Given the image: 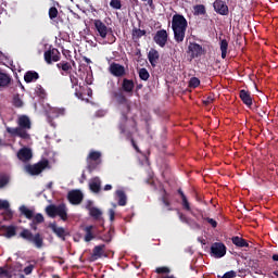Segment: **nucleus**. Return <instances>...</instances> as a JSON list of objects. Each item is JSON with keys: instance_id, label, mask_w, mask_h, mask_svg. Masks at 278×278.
I'll return each instance as SVG.
<instances>
[{"instance_id": "obj_1", "label": "nucleus", "mask_w": 278, "mask_h": 278, "mask_svg": "<svg viewBox=\"0 0 278 278\" xmlns=\"http://www.w3.org/2000/svg\"><path fill=\"white\" fill-rule=\"evenodd\" d=\"M111 97L121 105L119 123H129L128 114L131 112V103L129 102V99H127V96H125V91L123 89L114 90L111 92Z\"/></svg>"}, {"instance_id": "obj_2", "label": "nucleus", "mask_w": 278, "mask_h": 278, "mask_svg": "<svg viewBox=\"0 0 278 278\" xmlns=\"http://www.w3.org/2000/svg\"><path fill=\"white\" fill-rule=\"evenodd\" d=\"M172 29L174 31V40L179 45L186 38V29H188V20L181 14H175L172 18Z\"/></svg>"}, {"instance_id": "obj_3", "label": "nucleus", "mask_w": 278, "mask_h": 278, "mask_svg": "<svg viewBox=\"0 0 278 278\" xmlns=\"http://www.w3.org/2000/svg\"><path fill=\"white\" fill-rule=\"evenodd\" d=\"M18 127L12 128L7 127V131L10 136H17V138H22L23 140H29V134L27 129H31V121L27 115H22L17 121Z\"/></svg>"}, {"instance_id": "obj_4", "label": "nucleus", "mask_w": 278, "mask_h": 278, "mask_svg": "<svg viewBox=\"0 0 278 278\" xmlns=\"http://www.w3.org/2000/svg\"><path fill=\"white\" fill-rule=\"evenodd\" d=\"M20 238L26 240V242H29L30 244H34L36 249H42V247H45V237L40 232L34 235L31 230L24 228L20 232Z\"/></svg>"}, {"instance_id": "obj_5", "label": "nucleus", "mask_w": 278, "mask_h": 278, "mask_svg": "<svg viewBox=\"0 0 278 278\" xmlns=\"http://www.w3.org/2000/svg\"><path fill=\"white\" fill-rule=\"evenodd\" d=\"M46 214L50 218H55V216H59L61 220L66 223L68 220V208H66V204L61 203L59 205L50 204L46 207Z\"/></svg>"}, {"instance_id": "obj_6", "label": "nucleus", "mask_w": 278, "mask_h": 278, "mask_svg": "<svg viewBox=\"0 0 278 278\" xmlns=\"http://www.w3.org/2000/svg\"><path fill=\"white\" fill-rule=\"evenodd\" d=\"M118 129L122 136H125L126 140H130L137 153H140V148H138V144H136V140H134V131H131V128H129V122L119 123Z\"/></svg>"}, {"instance_id": "obj_7", "label": "nucleus", "mask_w": 278, "mask_h": 278, "mask_svg": "<svg viewBox=\"0 0 278 278\" xmlns=\"http://www.w3.org/2000/svg\"><path fill=\"white\" fill-rule=\"evenodd\" d=\"M101 164V152L91 150L87 156V170L93 173Z\"/></svg>"}, {"instance_id": "obj_8", "label": "nucleus", "mask_w": 278, "mask_h": 278, "mask_svg": "<svg viewBox=\"0 0 278 278\" xmlns=\"http://www.w3.org/2000/svg\"><path fill=\"white\" fill-rule=\"evenodd\" d=\"M48 167H49V161L43 160L34 165H26L25 170L29 175H40V173H42V170H45V168H48Z\"/></svg>"}, {"instance_id": "obj_9", "label": "nucleus", "mask_w": 278, "mask_h": 278, "mask_svg": "<svg viewBox=\"0 0 278 278\" xmlns=\"http://www.w3.org/2000/svg\"><path fill=\"white\" fill-rule=\"evenodd\" d=\"M211 255L212 257H216L220 260V257H225L227 255V247L223 242H215L211 245Z\"/></svg>"}, {"instance_id": "obj_10", "label": "nucleus", "mask_w": 278, "mask_h": 278, "mask_svg": "<svg viewBox=\"0 0 278 278\" xmlns=\"http://www.w3.org/2000/svg\"><path fill=\"white\" fill-rule=\"evenodd\" d=\"M46 64H53V62H60L62 54L56 48H50L43 53Z\"/></svg>"}, {"instance_id": "obj_11", "label": "nucleus", "mask_w": 278, "mask_h": 278, "mask_svg": "<svg viewBox=\"0 0 278 278\" xmlns=\"http://www.w3.org/2000/svg\"><path fill=\"white\" fill-rule=\"evenodd\" d=\"M109 73L113 75V77H125L127 75V71L121 63L113 62L109 67Z\"/></svg>"}, {"instance_id": "obj_12", "label": "nucleus", "mask_w": 278, "mask_h": 278, "mask_svg": "<svg viewBox=\"0 0 278 278\" xmlns=\"http://www.w3.org/2000/svg\"><path fill=\"white\" fill-rule=\"evenodd\" d=\"M153 40L159 47H166V42H168V33L166 29L157 30L155 36L153 37Z\"/></svg>"}, {"instance_id": "obj_13", "label": "nucleus", "mask_w": 278, "mask_h": 278, "mask_svg": "<svg viewBox=\"0 0 278 278\" xmlns=\"http://www.w3.org/2000/svg\"><path fill=\"white\" fill-rule=\"evenodd\" d=\"M67 200L72 205H79L84 201V193L80 190H72L67 193Z\"/></svg>"}, {"instance_id": "obj_14", "label": "nucleus", "mask_w": 278, "mask_h": 278, "mask_svg": "<svg viewBox=\"0 0 278 278\" xmlns=\"http://www.w3.org/2000/svg\"><path fill=\"white\" fill-rule=\"evenodd\" d=\"M214 10L217 14H220V16H229V7L227 3L223 0H216L213 3Z\"/></svg>"}, {"instance_id": "obj_15", "label": "nucleus", "mask_w": 278, "mask_h": 278, "mask_svg": "<svg viewBox=\"0 0 278 278\" xmlns=\"http://www.w3.org/2000/svg\"><path fill=\"white\" fill-rule=\"evenodd\" d=\"M101 257H108V254L105 253V244L96 245L92 250V262H97V260H101Z\"/></svg>"}, {"instance_id": "obj_16", "label": "nucleus", "mask_w": 278, "mask_h": 278, "mask_svg": "<svg viewBox=\"0 0 278 278\" xmlns=\"http://www.w3.org/2000/svg\"><path fill=\"white\" fill-rule=\"evenodd\" d=\"M134 88H136V84L134 83V79L124 78L122 80V88L119 89L126 92V94H129V97L134 94Z\"/></svg>"}, {"instance_id": "obj_17", "label": "nucleus", "mask_w": 278, "mask_h": 278, "mask_svg": "<svg viewBox=\"0 0 278 278\" xmlns=\"http://www.w3.org/2000/svg\"><path fill=\"white\" fill-rule=\"evenodd\" d=\"M93 25L100 36V38H108V31L110 28L101 20H94Z\"/></svg>"}, {"instance_id": "obj_18", "label": "nucleus", "mask_w": 278, "mask_h": 278, "mask_svg": "<svg viewBox=\"0 0 278 278\" xmlns=\"http://www.w3.org/2000/svg\"><path fill=\"white\" fill-rule=\"evenodd\" d=\"M86 242H92L97 238V226L89 225L84 228Z\"/></svg>"}, {"instance_id": "obj_19", "label": "nucleus", "mask_w": 278, "mask_h": 278, "mask_svg": "<svg viewBox=\"0 0 278 278\" xmlns=\"http://www.w3.org/2000/svg\"><path fill=\"white\" fill-rule=\"evenodd\" d=\"M188 49L193 60L194 58H201V55H203V46L197 42L190 43Z\"/></svg>"}, {"instance_id": "obj_20", "label": "nucleus", "mask_w": 278, "mask_h": 278, "mask_svg": "<svg viewBox=\"0 0 278 278\" xmlns=\"http://www.w3.org/2000/svg\"><path fill=\"white\" fill-rule=\"evenodd\" d=\"M34 157V154L31 153V149L29 148H22L17 152V159L21 162H29Z\"/></svg>"}, {"instance_id": "obj_21", "label": "nucleus", "mask_w": 278, "mask_h": 278, "mask_svg": "<svg viewBox=\"0 0 278 278\" xmlns=\"http://www.w3.org/2000/svg\"><path fill=\"white\" fill-rule=\"evenodd\" d=\"M239 98L241 99L242 103L247 105V108H251V105H253V97H251V91L241 89L239 91Z\"/></svg>"}, {"instance_id": "obj_22", "label": "nucleus", "mask_w": 278, "mask_h": 278, "mask_svg": "<svg viewBox=\"0 0 278 278\" xmlns=\"http://www.w3.org/2000/svg\"><path fill=\"white\" fill-rule=\"evenodd\" d=\"M49 229H51L53 233H55V236L61 240H66V229L63 227H58V224L51 223L49 224Z\"/></svg>"}, {"instance_id": "obj_23", "label": "nucleus", "mask_w": 278, "mask_h": 278, "mask_svg": "<svg viewBox=\"0 0 278 278\" xmlns=\"http://www.w3.org/2000/svg\"><path fill=\"white\" fill-rule=\"evenodd\" d=\"M89 190L94 194H99L101 192V178L94 177L89 181Z\"/></svg>"}, {"instance_id": "obj_24", "label": "nucleus", "mask_w": 278, "mask_h": 278, "mask_svg": "<svg viewBox=\"0 0 278 278\" xmlns=\"http://www.w3.org/2000/svg\"><path fill=\"white\" fill-rule=\"evenodd\" d=\"M148 60L151 64V66H153V68H155V66H157V62H160V52L155 49H150L149 53H148Z\"/></svg>"}, {"instance_id": "obj_25", "label": "nucleus", "mask_w": 278, "mask_h": 278, "mask_svg": "<svg viewBox=\"0 0 278 278\" xmlns=\"http://www.w3.org/2000/svg\"><path fill=\"white\" fill-rule=\"evenodd\" d=\"M10 84H12V76L0 70V88H8Z\"/></svg>"}, {"instance_id": "obj_26", "label": "nucleus", "mask_w": 278, "mask_h": 278, "mask_svg": "<svg viewBox=\"0 0 278 278\" xmlns=\"http://www.w3.org/2000/svg\"><path fill=\"white\" fill-rule=\"evenodd\" d=\"M231 242L237 249H249V241L242 237L235 236L231 238Z\"/></svg>"}, {"instance_id": "obj_27", "label": "nucleus", "mask_w": 278, "mask_h": 278, "mask_svg": "<svg viewBox=\"0 0 278 278\" xmlns=\"http://www.w3.org/2000/svg\"><path fill=\"white\" fill-rule=\"evenodd\" d=\"M38 79H40V74H38L36 71H27L24 75V81L26 84L38 81Z\"/></svg>"}, {"instance_id": "obj_28", "label": "nucleus", "mask_w": 278, "mask_h": 278, "mask_svg": "<svg viewBox=\"0 0 278 278\" xmlns=\"http://www.w3.org/2000/svg\"><path fill=\"white\" fill-rule=\"evenodd\" d=\"M116 197H117V203L121 207H125V205H127V194H125V191L123 190H117L115 192Z\"/></svg>"}, {"instance_id": "obj_29", "label": "nucleus", "mask_w": 278, "mask_h": 278, "mask_svg": "<svg viewBox=\"0 0 278 278\" xmlns=\"http://www.w3.org/2000/svg\"><path fill=\"white\" fill-rule=\"evenodd\" d=\"M56 68H59V71H63V73H65L66 75H68L71 71H73V66L71 65V63L66 61H61L60 63H58Z\"/></svg>"}, {"instance_id": "obj_30", "label": "nucleus", "mask_w": 278, "mask_h": 278, "mask_svg": "<svg viewBox=\"0 0 278 278\" xmlns=\"http://www.w3.org/2000/svg\"><path fill=\"white\" fill-rule=\"evenodd\" d=\"M20 214H22V216H25L27 220H31L34 218V211L29 210L25 205L20 206Z\"/></svg>"}, {"instance_id": "obj_31", "label": "nucleus", "mask_w": 278, "mask_h": 278, "mask_svg": "<svg viewBox=\"0 0 278 278\" xmlns=\"http://www.w3.org/2000/svg\"><path fill=\"white\" fill-rule=\"evenodd\" d=\"M89 214L91 218H93L94 220H101V216H103V213L101 212V210L94 206L89 207Z\"/></svg>"}, {"instance_id": "obj_32", "label": "nucleus", "mask_w": 278, "mask_h": 278, "mask_svg": "<svg viewBox=\"0 0 278 278\" xmlns=\"http://www.w3.org/2000/svg\"><path fill=\"white\" fill-rule=\"evenodd\" d=\"M178 194L181 198L184 210H186L187 212H190L191 210L190 202H188V198L186 197V193H184V190L178 189Z\"/></svg>"}, {"instance_id": "obj_33", "label": "nucleus", "mask_w": 278, "mask_h": 278, "mask_svg": "<svg viewBox=\"0 0 278 278\" xmlns=\"http://www.w3.org/2000/svg\"><path fill=\"white\" fill-rule=\"evenodd\" d=\"M220 51H222V59L225 60L227 58V50L229 49V42L227 39H222L219 42Z\"/></svg>"}, {"instance_id": "obj_34", "label": "nucleus", "mask_w": 278, "mask_h": 278, "mask_svg": "<svg viewBox=\"0 0 278 278\" xmlns=\"http://www.w3.org/2000/svg\"><path fill=\"white\" fill-rule=\"evenodd\" d=\"M132 40H140V38H142V36H147V30H142L140 28H132Z\"/></svg>"}, {"instance_id": "obj_35", "label": "nucleus", "mask_w": 278, "mask_h": 278, "mask_svg": "<svg viewBox=\"0 0 278 278\" xmlns=\"http://www.w3.org/2000/svg\"><path fill=\"white\" fill-rule=\"evenodd\" d=\"M193 10H194L195 16H205V14H207V11L205 10V5L203 4L194 5Z\"/></svg>"}, {"instance_id": "obj_36", "label": "nucleus", "mask_w": 278, "mask_h": 278, "mask_svg": "<svg viewBox=\"0 0 278 278\" xmlns=\"http://www.w3.org/2000/svg\"><path fill=\"white\" fill-rule=\"evenodd\" d=\"M5 229V238H14L16 236V226H2Z\"/></svg>"}, {"instance_id": "obj_37", "label": "nucleus", "mask_w": 278, "mask_h": 278, "mask_svg": "<svg viewBox=\"0 0 278 278\" xmlns=\"http://www.w3.org/2000/svg\"><path fill=\"white\" fill-rule=\"evenodd\" d=\"M35 92L39 99H47V90L42 87V85H37L35 88Z\"/></svg>"}, {"instance_id": "obj_38", "label": "nucleus", "mask_w": 278, "mask_h": 278, "mask_svg": "<svg viewBox=\"0 0 278 278\" xmlns=\"http://www.w3.org/2000/svg\"><path fill=\"white\" fill-rule=\"evenodd\" d=\"M150 77L151 75L147 68L142 67L139 70V78L142 79V81H149Z\"/></svg>"}, {"instance_id": "obj_39", "label": "nucleus", "mask_w": 278, "mask_h": 278, "mask_svg": "<svg viewBox=\"0 0 278 278\" xmlns=\"http://www.w3.org/2000/svg\"><path fill=\"white\" fill-rule=\"evenodd\" d=\"M1 216H3V220H12L14 217V212H12V210L9 207L2 212Z\"/></svg>"}, {"instance_id": "obj_40", "label": "nucleus", "mask_w": 278, "mask_h": 278, "mask_svg": "<svg viewBox=\"0 0 278 278\" xmlns=\"http://www.w3.org/2000/svg\"><path fill=\"white\" fill-rule=\"evenodd\" d=\"M34 225H40L45 223V216L41 213H37L35 216L33 215Z\"/></svg>"}, {"instance_id": "obj_41", "label": "nucleus", "mask_w": 278, "mask_h": 278, "mask_svg": "<svg viewBox=\"0 0 278 278\" xmlns=\"http://www.w3.org/2000/svg\"><path fill=\"white\" fill-rule=\"evenodd\" d=\"M48 14H49L50 21H55V18H58V14H59L58 8L51 7L49 9Z\"/></svg>"}, {"instance_id": "obj_42", "label": "nucleus", "mask_w": 278, "mask_h": 278, "mask_svg": "<svg viewBox=\"0 0 278 278\" xmlns=\"http://www.w3.org/2000/svg\"><path fill=\"white\" fill-rule=\"evenodd\" d=\"M201 80L198 77H191L189 80V88H199Z\"/></svg>"}, {"instance_id": "obj_43", "label": "nucleus", "mask_w": 278, "mask_h": 278, "mask_svg": "<svg viewBox=\"0 0 278 278\" xmlns=\"http://www.w3.org/2000/svg\"><path fill=\"white\" fill-rule=\"evenodd\" d=\"M202 220H205L206 223H208V225H211L213 229H216L218 227V222H216V219L214 218L202 216Z\"/></svg>"}, {"instance_id": "obj_44", "label": "nucleus", "mask_w": 278, "mask_h": 278, "mask_svg": "<svg viewBox=\"0 0 278 278\" xmlns=\"http://www.w3.org/2000/svg\"><path fill=\"white\" fill-rule=\"evenodd\" d=\"M10 184V177L8 175H0V189L5 188Z\"/></svg>"}, {"instance_id": "obj_45", "label": "nucleus", "mask_w": 278, "mask_h": 278, "mask_svg": "<svg viewBox=\"0 0 278 278\" xmlns=\"http://www.w3.org/2000/svg\"><path fill=\"white\" fill-rule=\"evenodd\" d=\"M112 238H114V229H110L108 231V233H105L103 237H102V240L103 242H112Z\"/></svg>"}, {"instance_id": "obj_46", "label": "nucleus", "mask_w": 278, "mask_h": 278, "mask_svg": "<svg viewBox=\"0 0 278 278\" xmlns=\"http://www.w3.org/2000/svg\"><path fill=\"white\" fill-rule=\"evenodd\" d=\"M12 278V273L10 270L5 269V267H0V278Z\"/></svg>"}, {"instance_id": "obj_47", "label": "nucleus", "mask_w": 278, "mask_h": 278, "mask_svg": "<svg viewBox=\"0 0 278 278\" xmlns=\"http://www.w3.org/2000/svg\"><path fill=\"white\" fill-rule=\"evenodd\" d=\"M110 5L113 8V10H121V8H123L121 0H111Z\"/></svg>"}, {"instance_id": "obj_48", "label": "nucleus", "mask_w": 278, "mask_h": 278, "mask_svg": "<svg viewBox=\"0 0 278 278\" xmlns=\"http://www.w3.org/2000/svg\"><path fill=\"white\" fill-rule=\"evenodd\" d=\"M13 105L14 108H23L24 105L23 100L18 96H15L13 98Z\"/></svg>"}, {"instance_id": "obj_49", "label": "nucleus", "mask_w": 278, "mask_h": 278, "mask_svg": "<svg viewBox=\"0 0 278 278\" xmlns=\"http://www.w3.org/2000/svg\"><path fill=\"white\" fill-rule=\"evenodd\" d=\"M70 81L72 84V88H77L79 85V79L73 74H70Z\"/></svg>"}, {"instance_id": "obj_50", "label": "nucleus", "mask_w": 278, "mask_h": 278, "mask_svg": "<svg viewBox=\"0 0 278 278\" xmlns=\"http://www.w3.org/2000/svg\"><path fill=\"white\" fill-rule=\"evenodd\" d=\"M155 273L157 275H168V273H170V269L168 267H157L155 269Z\"/></svg>"}, {"instance_id": "obj_51", "label": "nucleus", "mask_w": 278, "mask_h": 278, "mask_svg": "<svg viewBox=\"0 0 278 278\" xmlns=\"http://www.w3.org/2000/svg\"><path fill=\"white\" fill-rule=\"evenodd\" d=\"M203 105H212L214 103V96L210 94L206 99L202 100Z\"/></svg>"}, {"instance_id": "obj_52", "label": "nucleus", "mask_w": 278, "mask_h": 278, "mask_svg": "<svg viewBox=\"0 0 278 278\" xmlns=\"http://www.w3.org/2000/svg\"><path fill=\"white\" fill-rule=\"evenodd\" d=\"M10 207V202L8 200H0V210H8Z\"/></svg>"}, {"instance_id": "obj_53", "label": "nucleus", "mask_w": 278, "mask_h": 278, "mask_svg": "<svg viewBox=\"0 0 278 278\" xmlns=\"http://www.w3.org/2000/svg\"><path fill=\"white\" fill-rule=\"evenodd\" d=\"M162 203L165 205V207H168L169 212H173V208L170 207V202L168 201V199H166V197L162 198Z\"/></svg>"}, {"instance_id": "obj_54", "label": "nucleus", "mask_w": 278, "mask_h": 278, "mask_svg": "<svg viewBox=\"0 0 278 278\" xmlns=\"http://www.w3.org/2000/svg\"><path fill=\"white\" fill-rule=\"evenodd\" d=\"M34 265H28V266H26L25 268H24V273L26 274V275H31V273H34Z\"/></svg>"}, {"instance_id": "obj_55", "label": "nucleus", "mask_w": 278, "mask_h": 278, "mask_svg": "<svg viewBox=\"0 0 278 278\" xmlns=\"http://www.w3.org/2000/svg\"><path fill=\"white\" fill-rule=\"evenodd\" d=\"M179 219L181 220V223H186V225H188L190 223V219L181 213L179 215Z\"/></svg>"}, {"instance_id": "obj_56", "label": "nucleus", "mask_w": 278, "mask_h": 278, "mask_svg": "<svg viewBox=\"0 0 278 278\" xmlns=\"http://www.w3.org/2000/svg\"><path fill=\"white\" fill-rule=\"evenodd\" d=\"M109 216H110V220H114L115 216H116V213L114 212V210H110L109 211Z\"/></svg>"}, {"instance_id": "obj_57", "label": "nucleus", "mask_w": 278, "mask_h": 278, "mask_svg": "<svg viewBox=\"0 0 278 278\" xmlns=\"http://www.w3.org/2000/svg\"><path fill=\"white\" fill-rule=\"evenodd\" d=\"M258 116H261V118H264V116H266V110L264 109H261L258 112H257Z\"/></svg>"}, {"instance_id": "obj_58", "label": "nucleus", "mask_w": 278, "mask_h": 278, "mask_svg": "<svg viewBox=\"0 0 278 278\" xmlns=\"http://www.w3.org/2000/svg\"><path fill=\"white\" fill-rule=\"evenodd\" d=\"M83 60H84V62H86V64L92 63V61L88 56H84Z\"/></svg>"}, {"instance_id": "obj_59", "label": "nucleus", "mask_w": 278, "mask_h": 278, "mask_svg": "<svg viewBox=\"0 0 278 278\" xmlns=\"http://www.w3.org/2000/svg\"><path fill=\"white\" fill-rule=\"evenodd\" d=\"M63 55H65V58L71 56V51H68V50H63Z\"/></svg>"}, {"instance_id": "obj_60", "label": "nucleus", "mask_w": 278, "mask_h": 278, "mask_svg": "<svg viewBox=\"0 0 278 278\" xmlns=\"http://www.w3.org/2000/svg\"><path fill=\"white\" fill-rule=\"evenodd\" d=\"M271 260L273 262H278V254H273Z\"/></svg>"}, {"instance_id": "obj_61", "label": "nucleus", "mask_w": 278, "mask_h": 278, "mask_svg": "<svg viewBox=\"0 0 278 278\" xmlns=\"http://www.w3.org/2000/svg\"><path fill=\"white\" fill-rule=\"evenodd\" d=\"M103 190L108 191V190H112V185H105Z\"/></svg>"}, {"instance_id": "obj_62", "label": "nucleus", "mask_w": 278, "mask_h": 278, "mask_svg": "<svg viewBox=\"0 0 278 278\" xmlns=\"http://www.w3.org/2000/svg\"><path fill=\"white\" fill-rule=\"evenodd\" d=\"M37 224H34V222L30 224L31 229H34V231H36L38 229V227L36 226Z\"/></svg>"}, {"instance_id": "obj_63", "label": "nucleus", "mask_w": 278, "mask_h": 278, "mask_svg": "<svg viewBox=\"0 0 278 278\" xmlns=\"http://www.w3.org/2000/svg\"><path fill=\"white\" fill-rule=\"evenodd\" d=\"M136 90H142V84L137 85Z\"/></svg>"}, {"instance_id": "obj_64", "label": "nucleus", "mask_w": 278, "mask_h": 278, "mask_svg": "<svg viewBox=\"0 0 278 278\" xmlns=\"http://www.w3.org/2000/svg\"><path fill=\"white\" fill-rule=\"evenodd\" d=\"M75 94H76V97H78V98L81 97V93H79V92H77V91L75 92Z\"/></svg>"}]
</instances>
